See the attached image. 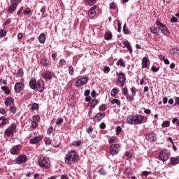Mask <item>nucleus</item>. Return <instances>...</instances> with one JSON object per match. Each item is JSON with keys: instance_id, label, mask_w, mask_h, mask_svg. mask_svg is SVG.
I'll return each mask as SVG.
<instances>
[{"instance_id": "nucleus-21", "label": "nucleus", "mask_w": 179, "mask_h": 179, "mask_svg": "<svg viewBox=\"0 0 179 179\" xmlns=\"http://www.w3.org/2000/svg\"><path fill=\"white\" fill-rule=\"evenodd\" d=\"M4 104L6 107H8V106L11 107V106L15 105V100H13V98L9 96L5 99Z\"/></svg>"}, {"instance_id": "nucleus-25", "label": "nucleus", "mask_w": 179, "mask_h": 179, "mask_svg": "<svg viewBox=\"0 0 179 179\" xmlns=\"http://www.w3.org/2000/svg\"><path fill=\"white\" fill-rule=\"evenodd\" d=\"M94 3H97V0H85V5L88 6H93Z\"/></svg>"}, {"instance_id": "nucleus-33", "label": "nucleus", "mask_w": 179, "mask_h": 179, "mask_svg": "<svg viewBox=\"0 0 179 179\" xmlns=\"http://www.w3.org/2000/svg\"><path fill=\"white\" fill-rule=\"evenodd\" d=\"M150 31L153 34H157V32L159 31V30L157 29V27H156V26H152L150 27Z\"/></svg>"}, {"instance_id": "nucleus-9", "label": "nucleus", "mask_w": 179, "mask_h": 179, "mask_svg": "<svg viewBox=\"0 0 179 179\" xmlns=\"http://www.w3.org/2000/svg\"><path fill=\"white\" fill-rule=\"evenodd\" d=\"M54 73L50 70H47L41 73V76L43 78V79H45V80H51L52 79Z\"/></svg>"}, {"instance_id": "nucleus-20", "label": "nucleus", "mask_w": 179, "mask_h": 179, "mask_svg": "<svg viewBox=\"0 0 179 179\" xmlns=\"http://www.w3.org/2000/svg\"><path fill=\"white\" fill-rule=\"evenodd\" d=\"M29 85L32 90H37V80H36V78L31 79Z\"/></svg>"}, {"instance_id": "nucleus-10", "label": "nucleus", "mask_w": 179, "mask_h": 179, "mask_svg": "<svg viewBox=\"0 0 179 179\" xmlns=\"http://www.w3.org/2000/svg\"><path fill=\"white\" fill-rule=\"evenodd\" d=\"M89 80V78L87 77L81 78L77 80L76 82V87H80L83 86V85H86Z\"/></svg>"}, {"instance_id": "nucleus-38", "label": "nucleus", "mask_w": 179, "mask_h": 179, "mask_svg": "<svg viewBox=\"0 0 179 179\" xmlns=\"http://www.w3.org/2000/svg\"><path fill=\"white\" fill-rule=\"evenodd\" d=\"M99 174H100L101 176H106L107 175V172H106V170H104L103 168H101L99 170Z\"/></svg>"}, {"instance_id": "nucleus-27", "label": "nucleus", "mask_w": 179, "mask_h": 179, "mask_svg": "<svg viewBox=\"0 0 179 179\" xmlns=\"http://www.w3.org/2000/svg\"><path fill=\"white\" fill-rule=\"evenodd\" d=\"M38 41L41 44H44L45 43V34H41L38 37Z\"/></svg>"}, {"instance_id": "nucleus-60", "label": "nucleus", "mask_w": 179, "mask_h": 179, "mask_svg": "<svg viewBox=\"0 0 179 179\" xmlns=\"http://www.w3.org/2000/svg\"><path fill=\"white\" fill-rule=\"evenodd\" d=\"M12 21L10 20H7L6 22L3 24V27H6V26H8V24H10V23Z\"/></svg>"}, {"instance_id": "nucleus-51", "label": "nucleus", "mask_w": 179, "mask_h": 179, "mask_svg": "<svg viewBox=\"0 0 179 179\" xmlns=\"http://www.w3.org/2000/svg\"><path fill=\"white\" fill-rule=\"evenodd\" d=\"M173 124H174V125H176V127H178L179 125V120H178L177 118H174L172 120Z\"/></svg>"}, {"instance_id": "nucleus-16", "label": "nucleus", "mask_w": 179, "mask_h": 179, "mask_svg": "<svg viewBox=\"0 0 179 179\" xmlns=\"http://www.w3.org/2000/svg\"><path fill=\"white\" fill-rule=\"evenodd\" d=\"M20 149H22V145H15L10 150V153H11V155H19V152H20Z\"/></svg>"}, {"instance_id": "nucleus-30", "label": "nucleus", "mask_w": 179, "mask_h": 179, "mask_svg": "<svg viewBox=\"0 0 179 179\" xmlns=\"http://www.w3.org/2000/svg\"><path fill=\"white\" fill-rule=\"evenodd\" d=\"M148 61H149L148 57H145L143 58L142 68H148Z\"/></svg>"}, {"instance_id": "nucleus-56", "label": "nucleus", "mask_w": 179, "mask_h": 179, "mask_svg": "<svg viewBox=\"0 0 179 179\" xmlns=\"http://www.w3.org/2000/svg\"><path fill=\"white\" fill-rule=\"evenodd\" d=\"M0 114L5 115V114H6V110L3 108H0Z\"/></svg>"}, {"instance_id": "nucleus-19", "label": "nucleus", "mask_w": 179, "mask_h": 179, "mask_svg": "<svg viewBox=\"0 0 179 179\" xmlns=\"http://www.w3.org/2000/svg\"><path fill=\"white\" fill-rule=\"evenodd\" d=\"M17 8V3H15L13 0H11V6L8 9V13H13Z\"/></svg>"}, {"instance_id": "nucleus-24", "label": "nucleus", "mask_w": 179, "mask_h": 179, "mask_svg": "<svg viewBox=\"0 0 179 179\" xmlns=\"http://www.w3.org/2000/svg\"><path fill=\"white\" fill-rule=\"evenodd\" d=\"M171 163L172 166H176L179 164V156L171 157Z\"/></svg>"}, {"instance_id": "nucleus-50", "label": "nucleus", "mask_w": 179, "mask_h": 179, "mask_svg": "<svg viewBox=\"0 0 179 179\" xmlns=\"http://www.w3.org/2000/svg\"><path fill=\"white\" fill-rule=\"evenodd\" d=\"M134 95L133 96H129V95H127L126 96V99L127 100H129V101H134V100H135V98L134 97Z\"/></svg>"}, {"instance_id": "nucleus-58", "label": "nucleus", "mask_w": 179, "mask_h": 179, "mask_svg": "<svg viewBox=\"0 0 179 179\" xmlns=\"http://www.w3.org/2000/svg\"><path fill=\"white\" fill-rule=\"evenodd\" d=\"M171 22L172 23H176V22H178V18H177L176 17H172L171 19Z\"/></svg>"}, {"instance_id": "nucleus-44", "label": "nucleus", "mask_w": 179, "mask_h": 179, "mask_svg": "<svg viewBox=\"0 0 179 179\" xmlns=\"http://www.w3.org/2000/svg\"><path fill=\"white\" fill-rule=\"evenodd\" d=\"M6 29H0V37H5V36H6Z\"/></svg>"}, {"instance_id": "nucleus-37", "label": "nucleus", "mask_w": 179, "mask_h": 179, "mask_svg": "<svg viewBox=\"0 0 179 179\" xmlns=\"http://www.w3.org/2000/svg\"><path fill=\"white\" fill-rule=\"evenodd\" d=\"M112 104H117V106H121V101L120 99H113L111 101Z\"/></svg>"}, {"instance_id": "nucleus-47", "label": "nucleus", "mask_w": 179, "mask_h": 179, "mask_svg": "<svg viewBox=\"0 0 179 179\" xmlns=\"http://www.w3.org/2000/svg\"><path fill=\"white\" fill-rule=\"evenodd\" d=\"M123 33L124 34H129V30H128V28H127V25L124 24L123 27Z\"/></svg>"}, {"instance_id": "nucleus-40", "label": "nucleus", "mask_w": 179, "mask_h": 179, "mask_svg": "<svg viewBox=\"0 0 179 179\" xmlns=\"http://www.w3.org/2000/svg\"><path fill=\"white\" fill-rule=\"evenodd\" d=\"M40 120H41L40 115H36L35 116H33V120L32 121H34L35 122H40Z\"/></svg>"}, {"instance_id": "nucleus-31", "label": "nucleus", "mask_w": 179, "mask_h": 179, "mask_svg": "<svg viewBox=\"0 0 179 179\" xmlns=\"http://www.w3.org/2000/svg\"><path fill=\"white\" fill-rule=\"evenodd\" d=\"M9 110L12 113V114H16V113L17 111V108H16V106H15V105H13L11 106H10Z\"/></svg>"}, {"instance_id": "nucleus-29", "label": "nucleus", "mask_w": 179, "mask_h": 179, "mask_svg": "<svg viewBox=\"0 0 179 179\" xmlns=\"http://www.w3.org/2000/svg\"><path fill=\"white\" fill-rule=\"evenodd\" d=\"M91 108H94L97 104H99V101L97 99L91 100L90 102Z\"/></svg>"}, {"instance_id": "nucleus-28", "label": "nucleus", "mask_w": 179, "mask_h": 179, "mask_svg": "<svg viewBox=\"0 0 179 179\" xmlns=\"http://www.w3.org/2000/svg\"><path fill=\"white\" fill-rule=\"evenodd\" d=\"M105 40L110 41L113 38V34L111 32L106 31L104 35Z\"/></svg>"}, {"instance_id": "nucleus-63", "label": "nucleus", "mask_w": 179, "mask_h": 179, "mask_svg": "<svg viewBox=\"0 0 179 179\" xmlns=\"http://www.w3.org/2000/svg\"><path fill=\"white\" fill-rule=\"evenodd\" d=\"M110 69L108 66H105L103 69V72L105 73H108V72H110Z\"/></svg>"}, {"instance_id": "nucleus-61", "label": "nucleus", "mask_w": 179, "mask_h": 179, "mask_svg": "<svg viewBox=\"0 0 179 179\" xmlns=\"http://www.w3.org/2000/svg\"><path fill=\"white\" fill-rule=\"evenodd\" d=\"M52 131H54V129L52 127H49L47 131V134L48 135H51L52 134Z\"/></svg>"}, {"instance_id": "nucleus-12", "label": "nucleus", "mask_w": 179, "mask_h": 179, "mask_svg": "<svg viewBox=\"0 0 179 179\" xmlns=\"http://www.w3.org/2000/svg\"><path fill=\"white\" fill-rule=\"evenodd\" d=\"M26 162H27V156L24 155L18 156L15 159L17 164H23V163H26Z\"/></svg>"}, {"instance_id": "nucleus-52", "label": "nucleus", "mask_w": 179, "mask_h": 179, "mask_svg": "<svg viewBox=\"0 0 179 179\" xmlns=\"http://www.w3.org/2000/svg\"><path fill=\"white\" fill-rule=\"evenodd\" d=\"M115 141H117V137H112L108 139V143H114Z\"/></svg>"}, {"instance_id": "nucleus-11", "label": "nucleus", "mask_w": 179, "mask_h": 179, "mask_svg": "<svg viewBox=\"0 0 179 179\" xmlns=\"http://www.w3.org/2000/svg\"><path fill=\"white\" fill-rule=\"evenodd\" d=\"M45 87V84L44 83V80L40 79L36 83V90L38 92H44V88Z\"/></svg>"}, {"instance_id": "nucleus-42", "label": "nucleus", "mask_w": 179, "mask_h": 179, "mask_svg": "<svg viewBox=\"0 0 179 179\" xmlns=\"http://www.w3.org/2000/svg\"><path fill=\"white\" fill-rule=\"evenodd\" d=\"M17 78H22V76H23V70L22 69L17 71Z\"/></svg>"}, {"instance_id": "nucleus-43", "label": "nucleus", "mask_w": 179, "mask_h": 179, "mask_svg": "<svg viewBox=\"0 0 179 179\" xmlns=\"http://www.w3.org/2000/svg\"><path fill=\"white\" fill-rule=\"evenodd\" d=\"M82 145V142L81 141H74L73 143H71V146H80Z\"/></svg>"}, {"instance_id": "nucleus-62", "label": "nucleus", "mask_w": 179, "mask_h": 179, "mask_svg": "<svg viewBox=\"0 0 179 179\" xmlns=\"http://www.w3.org/2000/svg\"><path fill=\"white\" fill-rule=\"evenodd\" d=\"M106 123L104 122L101 123L99 125L100 129H106Z\"/></svg>"}, {"instance_id": "nucleus-18", "label": "nucleus", "mask_w": 179, "mask_h": 179, "mask_svg": "<svg viewBox=\"0 0 179 179\" xmlns=\"http://www.w3.org/2000/svg\"><path fill=\"white\" fill-rule=\"evenodd\" d=\"M24 87V84L21 82L16 83L14 87L15 93H20L22 92V89Z\"/></svg>"}, {"instance_id": "nucleus-14", "label": "nucleus", "mask_w": 179, "mask_h": 179, "mask_svg": "<svg viewBox=\"0 0 179 179\" xmlns=\"http://www.w3.org/2000/svg\"><path fill=\"white\" fill-rule=\"evenodd\" d=\"M145 137L149 142H156V141H157V138H156V134L155 133H148L145 134Z\"/></svg>"}, {"instance_id": "nucleus-23", "label": "nucleus", "mask_w": 179, "mask_h": 179, "mask_svg": "<svg viewBox=\"0 0 179 179\" xmlns=\"http://www.w3.org/2000/svg\"><path fill=\"white\" fill-rule=\"evenodd\" d=\"M6 124H9V120L5 116L0 117V127H4Z\"/></svg>"}, {"instance_id": "nucleus-41", "label": "nucleus", "mask_w": 179, "mask_h": 179, "mask_svg": "<svg viewBox=\"0 0 179 179\" xmlns=\"http://www.w3.org/2000/svg\"><path fill=\"white\" fill-rule=\"evenodd\" d=\"M178 51H179V49H177V48H172L170 50V54H171L172 55H174V54H178Z\"/></svg>"}, {"instance_id": "nucleus-6", "label": "nucleus", "mask_w": 179, "mask_h": 179, "mask_svg": "<svg viewBox=\"0 0 179 179\" xmlns=\"http://www.w3.org/2000/svg\"><path fill=\"white\" fill-rule=\"evenodd\" d=\"M17 128V126L16 125V123L15 122L11 123V124L4 131L6 136L9 137L11 135H13V134L16 132Z\"/></svg>"}, {"instance_id": "nucleus-4", "label": "nucleus", "mask_w": 179, "mask_h": 179, "mask_svg": "<svg viewBox=\"0 0 179 179\" xmlns=\"http://www.w3.org/2000/svg\"><path fill=\"white\" fill-rule=\"evenodd\" d=\"M39 166L42 169H50V159L45 157H40L38 160Z\"/></svg>"}, {"instance_id": "nucleus-55", "label": "nucleus", "mask_w": 179, "mask_h": 179, "mask_svg": "<svg viewBox=\"0 0 179 179\" xmlns=\"http://www.w3.org/2000/svg\"><path fill=\"white\" fill-rule=\"evenodd\" d=\"M62 122H64V119L62 118L58 119L56 122V125H61Z\"/></svg>"}, {"instance_id": "nucleus-3", "label": "nucleus", "mask_w": 179, "mask_h": 179, "mask_svg": "<svg viewBox=\"0 0 179 179\" xmlns=\"http://www.w3.org/2000/svg\"><path fill=\"white\" fill-rule=\"evenodd\" d=\"M101 13V9L98 5L94 4L87 11V17L92 20H94L99 17Z\"/></svg>"}, {"instance_id": "nucleus-2", "label": "nucleus", "mask_w": 179, "mask_h": 179, "mask_svg": "<svg viewBox=\"0 0 179 179\" xmlns=\"http://www.w3.org/2000/svg\"><path fill=\"white\" fill-rule=\"evenodd\" d=\"M143 120H145V116L142 115H130L127 118V123L129 125H141L143 124Z\"/></svg>"}, {"instance_id": "nucleus-8", "label": "nucleus", "mask_w": 179, "mask_h": 179, "mask_svg": "<svg viewBox=\"0 0 179 179\" xmlns=\"http://www.w3.org/2000/svg\"><path fill=\"white\" fill-rule=\"evenodd\" d=\"M159 160H162V162H167L169 159H170V153L167 152V150H162L159 152Z\"/></svg>"}, {"instance_id": "nucleus-34", "label": "nucleus", "mask_w": 179, "mask_h": 179, "mask_svg": "<svg viewBox=\"0 0 179 179\" xmlns=\"http://www.w3.org/2000/svg\"><path fill=\"white\" fill-rule=\"evenodd\" d=\"M117 65H120L123 68H125V63L124 62V59H120L117 62Z\"/></svg>"}, {"instance_id": "nucleus-15", "label": "nucleus", "mask_w": 179, "mask_h": 179, "mask_svg": "<svg viewBox=\"0 0 179 179\" xmlns=\"http://www.w3.org/2000/svg\"><path fill=\"white\" fill-rule=\"evenodd\" d=\"M43 138L42 135L35 136L29 141V143H31V145H37V143H40L41 141H43Z\"/></svg>"}, {"instance_id": "nucleus-5", "label": "nucleus", "mask_w": 179, "mask_h": 179, "mask_svg": "<svg viewBox=\"0 0 179 179\" xmlns=\"http://www.w3.org/2000/svg\"><path fill=\"white\" fill-rule=\"evenodd\" d=\"M156 24L157 26V29L160 30L162 34H164V36H169V34H170V33L169 32V29H167V27H166L164 24L162 23L160 20H157Z\"/></svg>"}, {"instance_id": "nucleus-1", "label": "nucleus", "mask_w": 179, "mask_h": 179, "mask_svg": "<svg viewBox=\"0 0 179 179\" xmlns=\"http://www.w3.org/2000/svg\"><path fill=\"white\" fill-rule=\"evenodd\" d=\"M64 160L66 164L72 166V164H75V163H78V162H79V155L76 154V151L71 150L67 152Z\"/></svg>"}, {"instance_id": "nucleus-35", "label": "nucleus", "mask_w": 179, "mask_h": 179, "mask_svg": "<svg viewBox=\"0 0 179 179\" xmlns=\"http://www.w3.org/2000/svg\"><path fill=\"white\" fill-rule=\"evenodd\" d=\"M162 128H169L170 127V122L169 121H164L162 124Z\"/></svg>"}, {"instance_id": "nucleus-13", "label": "nucleus", "mask_w": 179, "mask_h": 179, "mask_svg": "<svg viewBox=\"0 0 179 179\" xmlns=\"http://www.w3.org/2000/svg\"><path fill=\"white\" fill-rule=\"evenodd\" d=\"M116 76H117V83L127 82V77L125 76V73L122 71L117 72Z\"/></svg>"}, {"instance_id": "nucleus-45", "label": "nucleus", "mask_w": 179, "mask_h": 179, "mask_svg": "<svg viewBox=\"0 0 179 179\" xmlns=\"http://www.w3.org/2000/svg\"><path fill=\"white\" fill-rule=\"evenodd\" d=\"M37 108H38V104L36 103H33L31 107V110H32V111H34V110H37Z\"/></svg>"}, {"instance_id": "nucleus-59", "label": "nucleus", "mask_w": 179, "mask_h": 179, "mask_svg": "<svg viewBox=\"0 0 179 179\" xmlns=\"http://www.w3.org/2000/svg\"><path fill=\"white\" fill-rule=\"evenodd\" d=\"M159 67H156L155 66H152L151 68V71H152V72H157L159 71Z\"/></svg>"}, {"instance_id": "nucleus-22", "label": "nucleus", "mask_w": 179, "mask_h": 179, "mask_svg": "<svg viewBox=\"0 0 179 179\" xmlns=\"http://www.w3.org/2000/svg\"><path fill=\"white\" fill-rule=\"evenodd\" d=\"M122 44H124V47L123 48H127L129 52H130V54H132L133 52V50H132V47L131 46V43H129V41H123L122 42Z\"/></svg>"}, {"instance_id": "nucleus-48", "label": "nucleus", "mask_w": 179, "mask_h": 179, "mask_svg": "<svg viewBox=\"0 0 179 179\" xmlns=\"http://www.w3.org/2000/svg\"><path fill=\"white\" fill-rule=\"evenodd\" d=\"M31 13V10H30V8L27 7L23 12L24 15H30Z\"/></svg>"}, {"instance_id": "nucleus-64", "label": "nucleus", "mask_w": 179, "mask_h": 179, "mask_svg": "<svg viewBox=\"0 0 179 179\" xmlns=\"http://www.w3.org/2000/svg\"><path fill=\"white\" fill-rule=\"evenodd\" d=\"M60 179H69L67 175H62Z\"/></svg>"}, {"instance_id": "nucleus-39", "label": "nucleus", "mask_w": 179, "mask_h": 179, "mask_svg": "<svg viewBox=\"0 0 179 179\" xmlns=\"http://www.w3.org/2000/svg\"><path fill=\"white\" fill-rule=\"evenodd\" d=\"M69 73L71 76H73V73H75V70L73 69V66H70L69 68Z\"/></svg>"}, {"instance_id": "nucleus-46", "label": "nucleus", "mask_w": 179, "mask_h": 179, "mask_svg": "<svg viewBox=\"0 0 179 179\" xmlns=\"http://www.w3.org/2000/svg\"><path fill=\"white\" fill-rule=\"evenodd\" d=\"M115 94H117V88H113L110 92V96L115 97Z\"/></svg>"}, {"instance_id": "nucleus-57", "label": "nucleus", "mask_w": 179, "mask_h": 179, "mask_svg": "<svg viewBox=\"0 0 179 179\" xmlns=\"http://www.w3.org/2000/svg\"><path fill=\"white\" fill-rule=\"evenodd\" d=\"M121 131H122V129L121 128V127H117L116 128V135H120V133L121 132Z\"/></svg>"}, {"instance_id": "nucleus-32", "label": "nucleus", "mask_w": 179, "mask_h": 179, "mask_svg": "<svg viewBox=\"0 0 179 179\" xmlns=\"http://www.w3.org/2000/svg\"><path fill=\"white\" fill-rule=\"evenodd\" d=\"M1 90H3V92H5V94H9L10 93V90H9V87H8L7 86L1 87Z\"/></svg>"}, {"instance_id": "nucleus-49", "label": "nucleus", "mask_w": 179, "mask_h": 179, "mask_svg": "<svg viewBox=\"0 0 179 179\" xmlns=\"http://www.w3.org/2000/svg\"><path fill=\"white\" fill-rule=\"evenodd\" d=\"M31 127H32V128H34V129H36V128L37 127H38V122H34V121H31Z\"/></svg>"}, {"instance_id": "nucleus-53", "label": "nucleus", "mask_w": 179, "mask_h": 179, "mask_svg": "<svg viewBox=\"0 0 179 179\" xmlns=\"http://www.w3.org/2000/svg\"><path fill=\"white\" fill-rule=\"evenodd\" d=\"M99 111H104L105 110H106V105L104 104L101 105L99 108Z\"/></svg>"}, {"instance_id": "nucleus-7", "label": "nucleus", "mask_w": 179, "mask_h": 179, "mask_svg": "<svg viewBox=\"0 0 179 179\" xmlns=\"http://www.w3.org/2000/svg\"><path fill=\"white\" fill-rule=\"evenodd\" d=\"M120 148H121V146L118 143L110 145L109 148V153L113 156L118 155V153H120V150H121Z\"/></svg>"}, {"instance_id": "nucleus-17", "label": "nucleus", "mask_w": 179, "mask_h": 179, "mask_svg": "<svg viewBox=\"0 0 179 179\" xmlns=\"http://www.w3.org/2000/svg\"><path fill=\"white\" fill-rule=\"evenodd\" d=\"M106 117V113H98L94 117V122H100L103 118Z\"/></svg>"}, {"instance_id": "nucleus-26", "label": "nucleus", "mask_w": 179, "mask_h": 179, "mask_svg": "<svg viewBox=\"0 0 179 179\" xmlns=\"http://www.w3.org/2000/svg\"><path fill=\"white\" fill-rule=\"evenodd\" d=\"M41 65H43V66H48V65H50V62L48 61V59L47 58H43L42 59H41Z\"/></svg>"}, {"instance_id": "nucleus-54", "label": "nucleus", "mask_w": 179, "mask_h": 179, "mask_svg": "<svg viewBox=\"0 0 179 179\" xmlns=\"http://www.w3.org/2000/svg\"><path fill=\"white\" fill-rule=\"evenodd\" d=\"M117 6V4H115V2H112L110 3V9H115Z\"/></svg>"}, {"instance_id": "nucleus-36", "label": "nucleus", "mask_w": 179, "mask_h": 179, "mask_svg": "<svg viewBox=\"0 0 179 179\" xmlns=\"http://www.w3.org/2000/svg\"><path fill=\"white\" fill-rule=\"evenodd\" d=\"M122 94L123 96H127L128 95V88L127 87H124L122 90Z\"/></svg>"}]
</instances>
